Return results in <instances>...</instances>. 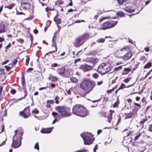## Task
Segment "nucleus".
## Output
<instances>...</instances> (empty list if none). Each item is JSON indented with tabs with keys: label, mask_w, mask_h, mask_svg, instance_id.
Instances as JSON below:
<instances>
[{
	"label": "nucleus",
	"mask_w": 152,
	"mask_h": 152,
	"mask_svg": "<svg viewBox=\"0 0 152 152\" xmlns=\"http://www.w3.org/2000/svg\"><path fill=\"white\" fill-rule=\"evenodd\" d=\"M73 11V10L72 9H69L68 10V12H72Z\"/></svg>",
	"instance_id": "338daca9"
},
{
	"label": "nucleus",
	"mask_w": 152,
	"mask_h": 152,
	"mask_svg": "<svg viewBox=\"0 0 152 152\" xmlns=\"http://www.w3.org/2000/svg\"><path fill=\"white\" fill-rule=\"evenodd\" d=\"M17 60L16 59H15L13 60V61L12 63V66H13V65H15L17 63Z\"/></svg>",
	"instance_id": "a19ab883"
},
{
	"label": "nucleus",
	"mask_w": 152,
	"mask_h": 152,
	"mask_svg": "<svg viewBox=\"0 0 152 152\" xmlns=\"http://www.w3.org/2000/svg\"><path fill=\"white\" fill-rule=\"evenodd\" d=\"M15 134L13 137L12 142H21V137L23 132L22 130H15Z\"/></svg>",
	"instance_id": "423d86ee"
},
{
	"label": "nucleus",
	"mask_w": 152,
	"mask_h": 152,
	"mask_svg": "<svg viewBox=\"0 0 152 152\" xmlns=\"http://www.w3.org/2000/svg\"><path fill=\"white\" fill-rule=\"evenodd\" d=\"M21 84L23 86V88H24V86L25 83V80L24 79V75L23 74L22 75L21 77Z\"/></svg>",
	"instance_id": "aec40b11"
},
{
	"label": "nucleus",
	"mask_w": 152,
	"mask_h": 152,
	"mask_svg": "<svg viewBox=\"0 0 152 152\" xmlns=\"http://www.w3.org/2000/svg\"><path fill=\"white\" fill-rule=\"evenodd\" d=\"M72 113L74 114L81 117H84L88 114L86 108L79 104H76L73 106Z\"/></svg>",
	"instance_id": "f257e3e1"
},
{
	"label": "nucleus",
	"mask_w": 152,
	"mask_h": 152,
	"mask_svg": "<svg viewBox=\"0 0 152 152\" xmlns=\"http://www.w3.org/2000/svg\"><path fill=\"white\" fill-rule=\"evenodd\" d=\"M47 101L50 104H53L54 103V101L53 100H48Z\"/></svg>",
	"instance_id": "3c124183"
},
{
	"label": "nucleus",
	"mask_w": 152,
	"mask_h": 152,
	"mask_svg": "<svg viewBox=\"0 0 152 152\" xmlns=\"http://www.w3.org/2000/svg\"><path fill=\"white\" fill-rule=\"evenodd\" d=\"M125 86V85L124 84H121L120 88H118V90L121 89H123L124 88V86Z\"/></svg>",
	"instance_id": "37998d69"
},
{
	"label": "nucleus",
	"mask_w": 152,
	"mask_h": 152,
	"mask_svg": "<svg viewBox=\"0 0 152 152\" xmlns=\"http://www.w3.org/2000/svg\"><path fill=\"white\" fill-rule=\"evenodd\" d=\"M57 118H55L53 121L52 122V124H54L55 122H57Z\"/></svg>",
	"instance_id": "e2e57ef3"
},
{
	"label": "nucleus",
	"mask_w": 152,
	"mask_h": 152,
	"mask_svg": "<svg viewBox=\"0 0 152 152\" xmlns=\"http://www.w3.org/2000/svg\"><path fill=\"white\" fill-rule=\"evenodd\" d=\"M117 15L118 16L122 17L124 16V14L122 11H120L117 12Z\"/></svg>",
	"instance_id": "a878e982"
},
{
	"label": "nucleus",
	"mask_w": 152,
	"mask_h": 152,
	"mask_svg": "<svg viewBox=\"0 0 152 152\" xmlns=\"http://www.w3.org/2000/svg\"><path fill=\"white\" fill-rule=\"evenodd\" d=\"M102 132V131L101 130H98L97 132V133L98 134H100Z\"/></svg>",
	"instance_id": "774afa93"
},
{
	"label": "nucleus",
	"mask_w": 152,
	"mask_h": 152,
	"mask_svg": "<svg viewBox=\"0 0 152 152\" xmlns=\"http://www.w3.org/2000/svg\"><path fill=\"white\" fill-rule=\"evenodd\" d=\"M29 59L28 58H27L26 60V65H27L28 64L29 61Z\"/></svg>",
	"instance_id": "de8ad7c7"
},
{
	"label": "nucleus",
	"mask_w": 152,
	"mask_h": 152,
	"mask_svg": "<svg viewBox=\"0 0 152 152\" xmlns=\"http://www.w3.org/2000/svg\"><path fill=\"white\" fill-rule=\"evenodd\" d=\"M50 80H51L52 81H55L58 80L57 78L56 77H54L50 75V76L48 78Z\"/></svg>",
	"instance_id": "f3484780"
},
{
	"label": "nucleus",
	"mask_w": 152,
	"mask_h": 152,
	"mask_svg": "<svg viewBox=\"0 0 152 152\" xmlns=\"http://www.w3.org/2000/svg\"><path fill=\"white\" fill-rule=\"evenodd\" d=\"M32 70H33V69L32 68H29L28 69H27V72L30 71H31Z\"/></svg>",
	"instance_id": "69168bd1"
},
{
	"label": "nucleus",
	"mask_w": 152,
	"mask_h": 152,
	"mask_svg": "<svg viewBox=\"0 0 152 152\" xmlns=\"http://www.w3.org/2000/svg\"><path fill=\"white\" fill-rule=\"evenodd\" d=\"M105 41V39L103 38H99L98 39L96 42L98 43H103Z\"/></svg>",
	"instance_id": "5701e85b"
},
{
	"label": "nucleus",
	"mask_w": 152,
	"mask_h": 152,
	"mask_svg": "<svg viewBox=\"0 0 152 152\" xmlns=\"http://www.w3.org/2000/svg\"><path fill=\"white\" fill-rule=\"evenodd\" d=\"M121 66H119L118 67H115L114 69V70L115 71H118L120 69H121Z\"/></svg>",
	"instance_id": "f704fd0d"
},
{
	"label": "nucleus",
	"mask_w": 152,
	"mask_h": 152,
	"mask_svg": "<svg viewBox=\"0 0 152 152\" xmlns=\"http://www.w3.org/2000/svg\"><path fill=\"white\" fill-rule=\"evenodd\" d=\"M80 135L83 139L84 142H93L94 140L93 136L90 134L88 135L85 133H83Z\"/></svg>",
	"instance_id": "6e6552de"
},
{
	"label": "nucleus",
	"mask_w": 152,
	"mask_h": 152,
	"mask_svg": "<svg viewBox=\"0 0 152 152\" xmlns=\"http://www.w3.org/2000/svg\"><path fill=\"white\" fill-rule=\"evenodd\" d=\"M136 100L137 101H138L140 100V98L139 96H137L136 97Z\"/></svg>",
	"instance_id": "0e129e2a"
},
{
	"label": "nucleus",
	"mask_w": 152,
	"mask_h": 152,
	"mask_svg": "<svg viewBox=\"0 0 152 152\" xmlns=\"http://www.w3.org/2000/svg\"><path fill=\"white\" fill-rule=\"evenodd\" d=\"M112 119V116H110L108 117V122L109 123L110 122V121H111Z\"/></svg>",
	"instance_id": "8fccbe9b"
},
{
	"label": "nucleus",
	"mask_w": 152,
	"mask_h": 152,
	"mask_svg": "<svg viewBox=\"0 0 152 152\" xmlns=\"http://www.w3.org/2000/svg\"><path fill=\"white\" fill-rule=\"evenodd\" d=\"M5 27L4 26L1 25L0 26V33L5 31Z\"/></svg>",
	"instance_id": "4be33fe9"
},
{
	"label": "nucleus",
	"mask_w": 152,
	"mask_h": 152,
	"mask_svg": "<svg viewBox=\"0 0 152 152\" xmlns=\"http://www.w3.org/2000/svg\"><path fill=\"white\" fill-rule=\"evenodd\" d=\"M46 106L47 107H50V104H49V103L47 101Z\"/></svg>",
	"instance_id": "5fc2aeb1"
},
{
	"label": "nucleus",
	"mask_w": 152,
	"mask_h": 152,
	"mask_svg": "<svg viewBox=\"0 0 152 152\" xmlns=\"http://www.w3.org/2000/svg\"><path fill=\"white\" fill-rule=\"evenodd\" d=\"M117 24V23L111 21H108L104 23L101 26L100 29L105 30L113 27Z\"/></svg>",
	"instance_id": "0eeeda50"
},
{
	"label": "nucleus",
	"mask_w": 152,
	"mask_h": 152,
	"mask_svg": "<svg viewBox=\"0 0 152 152\" xmlns=\"http://www.w3.org/2000/svg\"><path fill=\"white\" fill-rule=\"evenodd\" d=\"M128 49L129 48L127 46H124L121 49V51H123L124 50L126 51L127 50H128Z\"/></svg>",
	"instance_id": "c756f323"
},
{
	"label": "nucleus",
	"mask_w": 152,
	"mask_h": 152,
	"mask_svg": "<svg viewBox=\"0 0 152 152\" xmlns=\"http://www.w3.org/2000/svg\"><path fill=\"white\" fill-rule=\"evenodd\" d=\"M150 73H151L150 72H148L146 74V75L145 76L144 79H145L147 77L150 75Z\"/></svg>",
	"instance_id": "052dcab7"
},
{
	"label": "nucleus",
	"mask_w": 152,
	"mask_h": 152,
	"mask_svg": "<svg viewBox=\"0 0 152 152\" xmlns=\"http://www.w3.org/2000/svg\"><path fill=\"white\" fill-rule=\"evenodd\" d=\"M149 130L150 131L152 132V124L149 126Z\"/></svg>",
	"instance_id": "a18cd8bd"
},
{
	"label": "nucleus",
	"mask_w": 152,
	"mask_h": 152,
	"mask_svg": "<svg viewBox=\"0 0 152 152\" xmlns=\"http://www.w3.org/2000/svg\"><path fill=\"white\" fill-rule=\"evenodd\" d=\"M4 67L7 71H9L11 68V67L8 66H5Z\"/></svg>",
	"instance_id": "4c0bfd02"
},
{
	"label": "nucleus",
	"mask_w": 152,
	"mask_h": 152,
	"mask_svg": "<svg viewBox=\"0 0 152 152\" xmlns=\"http://www.w3.org/2000/svg\"><path fill=\"white\" fill-rule=\"evenodd\" d=\"M111 67L105 63H102L98 67V72L102 75H104L110 71Z\"/></svg>",
	"instance_id": "20e7f679"
},
{
	"label": "nucleus",
	"mask_w": 152,
	"mask_h": 152,
	"mask_svg": "<svg viewBox=\"0 0 152 152\" xmlns=\"http://www.w3.org/2000/svg\"><path fill=\"white\" fill-rule=\"evenodd\" d=\"M56 110L63 117H66L70 115L69 113L70 109L69 108L64 106H58L56 107Z\"/></svg>",
	"instance_id": "39448f33"
},
{
	"label": "nucleus",
	"mask_w": 152,
	"mask_h": 152,
	"mask_svg": "<svg viewBox=\"0 0 152 152\" xmlns=\"http://www.w3.org/2000/svg\"><path fill=\"white\" fill-rule=\"evenodd\" d=\"M70 81L73 83H77L78 82V80L75 78L72 77L70 78Z\"/></svg>",
	"instance_id": "393cba45"
},
{
	"label": "nucleus",
	"mask_w": 152,
	"mask_h": 152,
	"mask_svg": "<svg viewBox=\"0 0 152 152\" xmlns=\"http://www.w3.org/2000/svg\"><path fill=\"white\" fill-rule=\"evenodd\" d=\"M131 79H132V77H129L127 78L126 79H125L124 80V81L125 83H128L129 81Z\"/></svg>",
	"instance_id": "cd10ccee"
},
{
	"label": "nucleus",
	"mask_w": 152,
	"mask_h": 152,
	"mask_svg": "<svg viewBox=\"0 0 152 152\" xmlns=\"http://www.w3.org/2000/svg\"><path fill=\"white\" fill-rule=\"evenodd\" d=\"M103 83V81H102L100 82H98L97 83V85H100L102 84Z\"/></svg>",
	"instance_id": "4d7b16f0"
},
{
	"label": "nucleus",
	"mask_w": 152,
	"mask_h": 152,
	"mask_svg": "<svg viewBox=\"0 0 152 152\" xmlns=\"http://www.w3.org/2000/svg\"><path fill=\"white\" fill-rule=\"evenodd\" d=\"M109 18V17H103L102 18H101L99 20V21L100 22H101L102 21H103L104 20L107 19H108Z\"/></svg>",
	"instance_id": "72a5a7b5"
},
{
	"label": "nucleus",
	"mask_w": 152,
	"mask_h": 152,
	"mask_svg": "<svg viewBox=\"0 0 152 152\" xmlns=\"http://www.w3.org/2000/svg\"><path fill=\"white\" fill-rule=\"evenodd\" d=\"M152 64L151 62H149L146 64L144 66V69L148 68L150 67L151 66Z\"/></svg>",
	"instance_id": "b1692460"
},
{
	"label": "nucleus",
	"mask_w": 152,
	"mask_h": 152,
	"mask_svg": "<svg viewBox=\"0 0 152 152\" xmlns=\"http://www.w3.org/2000/svg\"><path fill=\"white\" fill-rule=\"evenodd\" d=\"M47 88V87H42L40 88H39V90H42L46 89Z\"/></svg>",
	"instance_id": "13d9d810"
},
{
	"label": "nucleus",
	"mask_w": 152,
	"mask_h": 152,
	"mask_svg": "<svg viewBox=\"0 0 152 152\" xmlns=\"http://www.w3.org/2000/svg\"><path fill=\"white\" fill-rule=\"evenodd\" d=\"M117 86H115V88H113L112 89H110V90H108L107 91V93L108 94H109V93H110L111 92H112L114 91V90L115 89V88H116Z\"/></svg>",
	"instance_id": "7c9ffc66"
},
{
	"label": "nucleus",
	"mask_w": 152,
	"mask_h": 152,
	"mask_svg": "<svg viewBox=\"0 0 152 152\" xmlns=\"http://www.w3.org/2000/svg\"><path fill=\"white\" fill-rule=\"evenodd\" d=\"M4 38L1 37H0V42H2L4 41Z\"/></svg>",
	"instance_id": "6e6d98bb"
},
{
	"label": "nucleus",
	"mask_w": 152,
	"mask_h": 152,
	"mask_svg": "<svg viewBox=\"0 0 152 152\" xmlns=\"http://www.w3.org/2000/svg\"><path fill=\"white\" fill-rule=\"evenodd\" d=\"M132 53L130 51H129L124 56L123 58L125 60H127L129 58L132 56Z\"/></svg>",
	"instance_id": "ddd939ff"
},
{
	"label": "nucleus",
	"mask_w": 152,
	"mask_h": 152,
	"mask_svg": "<svg viewBox=\"0 0 152 152\" xmlns=\"http://www.w3.org/2000/svg\"><path fill=\"white\" fill-rule=\"evenodd\" d=\"M92 68L91 66L86 64L82 65L80 67V69L84 72L88 71L91 70Z\"/></svg>",
	"instance_id": "1a4fd4ad"
},
{
	"label": "nucleus",
	"mask_w": 152,
	"mask_h": 152,
	"mask_svg": "<svg viewBox=\"0 0 152 152\" xmlns=\"http://www.w3.org/2000/svg\"><path fill=\"white\" fill-rule=\"evenodd\" d=\"M11 46V44L9 43L7 46L5 47V48L7 49L8 48H10Z\"/></svg>",
	"instance_id": "864d4df0"
},
{
	"label": "nucleus",
	"mask_w": 152,
	"mask_h": 152,
	"mask_svg": "<svg viewBox=\"0 0 152 152\" xmlns=\"http://www.w3.org/2000/svg\"><path fill=\"white\" fill-rule=\"evenodd\" d=\"M56 37L55 36H54L53 38V39L52 40L53 43L52 44V46L53 47L54 46L55 48V50L53 51H52L51 52H54V51H56L57 50V46L56 45V43L55 41V39H56Z\"/></svg>",
	"instance_id": "4468645a"
},
{
	"label": "nucleus",
	"mask_w": 152,
	"mask_h": 152,
	"mask_svg": "<svg viewBox=\"0 0 152 152\" xmlns=\"http://www.w3.org/2000/svg\"><path fill=\"white\" fill-rule=\"evenodd\" d=\"M89 37L87 34H85L80 36L78 37L75 39L74 45L76 47H79L82 45L85 41L87 40Z\"/></svg>",
	"instance_id": "7ed1b4c3"
},
{
	"label": "nucleus",
	"mask_w": 152,
	"mask_h": 152,
	"mask_svg": "<svg viewBox=\"0 0 152 152\" xmlns=\"http://www.w3.org/2000/svg\"><path fill=\"white\" fill-rule=\"evenodd\" d=\"M95 85L94 82L85 80L80 84V88L86 91V93H88L92 90Z\"/></svg>",
	"instance_id": "f03ea898"
},
{
	"label": "nucleus",
	"mask_w": 152,
	"mask_h": 152,
	"mask_svg": "<svg viewBox=\"0 0 152 152\" xmlns=\"http://www.w3.org/2000/svg\"><path fill=\"white\" fill-rule=\"evenodd\" d=\"M58 73L61 76L68 77V76H66L65 75V71L64 68L62 67L58 68L57 70Z\"/></svg>",
	"instance_id": "9b49d317"
},
{
	"label": "nucleus",
	"mask_w": 152,
	"mask_h": 152,
	"mask_svg": "<svg viewBox=\"0 0 152 152\" xmlns=\"http://www.w3.org/2000/svg\"><path fill=\"white\" fill-rule=\"evenodd\" d=\"M126 118H128L132 117H135L137 116V113L136 111H134V110H132V112L125 114Z\"/></svg>",
	"instance_id": "9d476101"
},
{
	"label": "nucleus",
	"mask_w": 152,
	"mask_h": 152,
	"mask_svg": "<svg viewBox=\"0 0 152 152\" xmlns=\"http://www.w3.org/2000/svg\"><path fill=\"white\" fill-rule=\"evenodd\" d=\"M130 71V69L129 68H125L124 69V72H123V74H126Z\"/></svg>",
	"instance_id": "412c9836"
},
{
	"label": "nucleus",
	"mask_w": 152,
	"mask_h": 152,
	"mask_svg": "<svg viewBox=\"0 0 152 152\" xmlns=\"http://www.w3.org/2000/svg\"><path fill=\"white\" fill-rule=\"evenodd\" d=\"M98 76V75L97 74L95 73L93 74V77L94 78H97Z\"/></svg>",
	"instance_id": "c9c22d12"
},
{
	"label": "nucleus",
	"mask_w": 152,
	"mask_h": 152,
	"mask_svg": "<svg viewBox=\"0 0 152 152\" xmlns=\"http://www.w3.org/2000/svg\"><path fill=\"white\" fill-rule=\"evenodd\" d=\"M33 32L35 34H36L38 33V31L37 29H35L34 30Z\"/></svg>",
	"instance_id": "bf43d9fd"
},
{
	"label": "nucleus",
	"mask_w": 152,
	"mask_h": 152,
	"mask_svg": "<svg viewBox=\"0 0 152 152\" xmlns=\"http://www.w3.org/2000/svg\"><path fill=\"white\" fill-rule=\"evenodd\" d=\"M34 148L35 149H36L38 150L39 149V147L38 143H35L34 147Z\"/></svg>",
	"instance_id": "e433bc0d"
},
{
	"label": "nucleus",
	"mask_w": 152,
	"mask_h": 152,
	"mask_svg": "<svg viewBox=\"0 0 152 152\" xmlns=\"http://www.w3.org/2000/svg\"><path fill=\"white\" fill-rule=\"evenodd\" d=\"M39 111L37 109H35L34 110L32 111V113H39Z\"/></svg>",
	"instance_id": "ea45409f"
},
{
	"label": "nucleus",
	"mask_w": 152,
	"mask_h": 152,
	"mask_svg": "<svg viewBox=\"0 0 152 152\" xmlns=\"http://www.w3.org/2000/svg\"><path fill=\"white\" fill-rule=\"evenodd\" d=\"M134 108L133 110L134 111H136V113H137V111L141 107V105L138 103L135 102H134Z\"/></svg>",
	"instance_id": "dca6fc26"
},
{
	"label": "nucleus",
	"mask_w": 152,
	"mask_h": 152,
	"mask_svg": "<svg viewBox=\"0 0 152 152\" xmlns=\"http://www.w3.org/2000/svg\"><path fill=\"white\" fill-rule=\"evenodd\" d=\"M21 143H12V146L14 148L19 147L21 145Z\"/></svg>",
	"instance_id": "a211bd4d"
},
{
	"label": "nucleus",
	"mask_w": 152,
	"mask_h": 152,
	"mask_svg": "<svg viewBox=\"0 0 152 152\" xmlns=\"http://www.w3.org/2000/svg\"><path fill=\"white\" fill-rule=\"evenodd\" d=\"M12 7L13 5H12L10 4L8 6L7 8L9 9H11L12 8Z\"/></svg>",
	"instance_id": "603ef678"
},
{
	"label": "nucleus",
	"mask_w": 152,
	"mask_h": 152,
	"mask_svg": "<svg viewBox=\"0 0 152 152\" xmlns=\"http://www.w3.org/2000/svg\"><path fill=\"white\" fill-rule=\"evenodd\" d=\"M118 3L120 5H122L124 2L126 1V0H117Z\"/></svg>",
	"instance_id": "bb28decb"
},
{
	"label": "nucleus",
	"mask_w": 152,
	"mask_h": 152,
	"mask_svg": "<svg viewBox=\"0 0 152 152\" xmlns=\"http://www.w3.org/2000/svg\"><path fill=\"white\" fill-rule=\"evenodd\" d=\"M23 4L26 5V7H24L26 9L29 8L30 7V4L28 3L24 2Z\"/></svg>",
	"instance_id": "c85d7f7f"
},
{
	"label": "nucleus",
	"mask_w": 152,
	"mask_h": 152,
	"mask_svg": "<svg viewBox=\"0 0 152 152\" xmlns=\"http://www.w3.org/2000/svg\"><path fill=\"white\" fill-rule=\"evenodd\" d=\"M58 16V14H57V15H56L55 17L54 18V20L56 24H59L61 23V19H60L58 18H57Z\"/></svg>",
	"instance_id": "6ab92c4d"
},
{
	"label": "nucleus",
	"mask_w": 152,
	"mask_h": 152,
	"mask_svg": "<svg viewBox=\"0 0 152 152\" xmlns=\"http://www.w3.org/2000/svg\"><path fill=\"white\" fill-rule=\"evenodd\" d=\"M119 103L118 102H116L113 105V106L114 107H115L118 106V105Z\"/></svg>",
	"instance_id": "79ce46f5"
},
{
	"label": "nucleus",
	"mask_w": 152,
	"mask_h": 152,
	"mask_svg": "<svg viewBox=\"0 0 152 152\" xmlns=\"http://www.w3.org/2000/svg\"><path fill=\"white\" fill-rule=\"evenodd\" d=\"M9 61L7 60H6V61H4L3 63H2V65H4V64H6Z\"/></svg>",
	"instance_id": "680f3d73"
},
{
	"label": "nucleus",
	"mask_w": 152,
	"mask_h": 152,
	"mask_svg": "<svg viewBox=\"0 0 152 152\" xmlns=\"http://www.w3.org/2000/svg\"><path fill=\"white\" fill-rule=\"evenodd\" d=\"M17 41L18 42H19L21 44L24 42V41L23 39L20 38L18 39H17Z\"/></svg>",
	"instance_id": "2f4dec72"
},
{
	"label": "nucleus",
	"mask_w": 152,
	"mask_h": 152,
	"mask_svg": "<svg viewBox=\"0 0 152 152\" xmlns=\"http://www.w3.org/2000/svg\"><path fill=\"white\" fill-rule=\"evenodd\" d=\"M52 115L53 116H55L56 115H58V113L55 112H53L52 113Z\"/></svg>",
	"instance_id": "c03bdc74"
},
{
	"label": "nucleus",
	"mask_w": 152,
	"mask_h": 152,
	"mask_svg": "<svg viewBox=\"0 0 152 152\" xmlns=\"http://www.w3.org/2000/svg\"><path fill=\"white\" fill-rule=\"evenodd\" d=\"M27 114H26L23 113V112H20V115L23 116L24 118H26L28 117L30 115V111L29 109H28L27 110Z\"/></svg>",
	"instance_id": "f8f14e48"
},
{
	"label": "nucleus",
	"mask_w": 152,
	"mask_h": 152,
	"mask_svg": "<svg viewBox=\"0 0 152 152\" xmlns=\"http://www.w3.org/2000/svg\"><path fill=\"white\" fill-rule=\"evenodd\" d=\"M97 148H98V147H97V145H95V147L94 149V150H93L94 152H96V150L97 149Z\"/></svg>",
	"instance_id": "49530a36"
},
{
	"label": "nucleus",
	"mask_w": 152,
	"mask_h": 152,
	"mask_svg": "<svg viewBox=\"0 0 152 152\" xmlns=\"http://www.w3.org/2000/svg\"><path fill=\"white\" fill-rule=\"evenodd\" d=\"M52 131V129L50 128L46 129H42L41 130V132L43 133H49Z\"/></svg>",
	"instance_id": "2eb2a0df"
},
{
	"label": "nucleus",
	"mask_w": 152,
	"mask_h": 152,
	"mask_svg": "<svg viewBox=\"0 0 152 152\" xmlns=\"http://www.w3.org/2000/svg\"><path fill=\"white\" fill-rule=\"evenodd\" d=\"M16 90L15 89H12L11 91V93L12 94H15L16 92Z\"/></svg>",
	"instance_id": "09e8293b"
},
{
	"label": "nucleus",
	"mask_w": 152,
	"mask_h": 152,
	"mask_svg": "<svg viewBox=\"0 0 152 152\" xmlns=\"http://www.w3.org/2000/svg\"><path fill=\"white\" fill-rule=\"evenodd\" d=\"M141 134L139 133L135 137H134V140H137L139 137L140 136Z\"/></svg>",
	"instance_id": "58836bf2"
},
{
	"label": "nucleus",
	"mask_w": 152,
	"mask_h": 152,
	"mask_svg": "<svg viewBox=\"0 0 152 152\" xmlns=\"http://www.w3.org/2000/svg\"><path fill=\"white\" fill-rule=\"evenodd\" d=\"M147 120V118H144L142 119L140 122V124H143L145 121Z\"/></svg>",
	"instance_id": "473e14b6"
}]
</instances>
